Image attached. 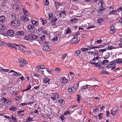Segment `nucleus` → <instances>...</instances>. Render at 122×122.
<instances>
[{"instance_id":"f257e3e1","label":"nucleus","mask_w":122,"mask_h":122,"mask_svg":"<svg viewBox=\"0 0 122 122\" xmlns=\"http://www.w3.org/2000/svg\"><path fill=\"white\" fill-rule=\"evenodd\" d=\"M79 87V84L77 83L75 84L73 87L71 88H69L68 89V90L69 94L74 93L76 90H77Z\"/></svg>"},{"instance_id":"f03ea898","label":"nucleus","mask_w":122,"mask_h":122,"mask_svg":"<svg viewBox=\"0 0 122 122\" xmlns=\"http://www.w3.org/2000/svg\"><path fill=\"white\" fill-rule=\"evenodd\" d=\"M11 24L12 26L16 27H18L20 25V22L17 19L12 20Z\"/></svg>"},{"instance_id":"7ed1b4c3","label":"nucleus","mask_w":122,"mask_h":122,"mask_svg":"<svg viewBox=\"0 0 122 122\" xmlns=\"http://www.w3.org/2000/svg\"><path fill=\"white\" fill-rule=\"evenodd\" d=\"M60 94L57 92L53 93L51 96L50 98L54 100H56L59 98Z\"/></svg>"},{"instance_id":"20e7f679","label":"nucleus","mask_w":122,"mask_h":122,"mask_svg":"<svg viewBox=\"0 0 122 122\" xmlns=\"http://www.w3.org/2000/svg\"><path fill=\"white\" fill-rule=\"evenodd\" d=\"M28 30L30 32H36V29L33 25H30L28 26L27 27Z\"/></svg>"},{"instance_id":"39448f33","label":"nucleus","mask_w":122,"mask_h":122,"mask_svg":"<svg viewBox=\"0 0 122 122\" xmlns=\"http://www.w3.org/2000/svg\"><path fill=\"white\" fill-rule=\"evenodd\" d=\"M14 34V32L12 30H8L7 32V35L10 37H13Z\"/></svg>"},{"instance_id":"423d86ee","label":"nucleus","mask_w":122,"mask_h":122,"mask_svg":"<svg viewBox=\"0 0 122 122\" xmlns=\"http://www.w3.org/2000/svg\"><path fill=\"white\" fill-rule=\"evenodd\" d=\"M10 16L11 19L13 20L16 19V15L15 13L13 12H11L10 13Z\"/></svg>"},{"instance_id":"0eeeda50","label":"nucleus","mask_w":122,"mask_h":122,"mask_svg":"<svg viewBox=\"0 0 122 122\" xmlns=\"http://www.w3.org/2000/svg\"><path fill=\"white\" fill-rule=\"evenodd\" d=\"M78 39V37L77 36H74V37L72 39L71 41V42L72 44H74L78 43V41L76 42Z\"/></svg>"},{"instance_id":"6e6552de","label":"nucleus","mask_w":122,"mask_h":122,"mask_svg":"<svg viewBox=\"0 0 122 122\" xmlns=\"http://www.w3.org/2000/svg\"><path fill=\"white\" fill-rule=\"evenodd\" d=\"M20 18L22 21L24 22H26L29 20L28 18L24 15H22L20 17Z\"/></svg>"},{"instance_id":"1a4fd4ad","label":"nucleus","mask_w":122,"mask_h":122,"mask_svg":"<svg viewBox=\"0 0 122 122\" xmlns=\"http://www.w3.org/2000/svg\"><path fill=\"white\" fill-rule=\"evenodd\" d=\"M60 82L63 83H66L67 82L68 79L64 76L62 77L60 80Z\"/></svg>"},{"instance_id":"9d476101","label":"nucleus","mask_w":122,"mask_h":122,"mask_svg":"<svg viewBox=\"0 0 122 122\" xmlns=\"http://www.w3.org/2000/svg\"><path fill=\"white\" fill-rule=\"evenodd\" d=\"M55 5L56 7V9L57 10H58L59 7L62 6V5L56 1H55Z\"/></svg>"},{"instance_id":"9b49d317","label":"nucleus","mask_w":122,"mask_h":122,"mask_svg":"<svg viewBox=\"0 0 122 122\" xmlns=\"http://www.w3.org/2000/svg\"><path fill=\"white\" fill-rule=\"evenodd\" d=\"M110 33L111 34H113L115 32V27L113 25H112L110 26Z\"/></svg>"},{"instance_id":"f8f14e48","label":"nucleus","mask_w":122,"mask_h":122,"mask_svg":"<svg viewBox=\"0 0 122 122\" xmlns=\"http://www.w3.org/2000/svg\"><path fill=\"white\" fill-rule=\"evenodd\" d=\"M29 36L30 37V40L35 39H36L38 37L37 36L32 34L30 35Z\"/></svg>"},{"instance_id":"ddd939ff","label":"nucleus","mask_w":122,"mask_h":122,"mask_svg":"<svg viewBox=\"0 0 122 122\" xmlns=\"http://www.w3.org/2000/svg\"><path fill=\"white\" fill-rule=\"evenodd\" d=\"M118 109H115V110L113 109L111 110L112 112L111 114L112 115L114 116L117 113L118 111Z\"/></svg>"},{"instance_id":"4468645a","label":"nucleus","mask_w":122,"mask_h":122,"mask_svg":"<svg viewBox=\"0 0 122 122\" xmlns=\"http://www.w3.org/2000/svg\"><path fill=\"white\" fill-rule=\"evenodd\" d=\"M43 50L45 51H49L50 50L49 46L47 45H45L43 47Z\"/></svg>"},{"instance_id":"2eb2a0df","label":"nucleus","mask_w":122,"mask_h":122,"mask_svg":"<svg viewBox=\"0 0 122 122\" xmlns=\"http://www.w3.org/2000/svg\"><path fill=\"white\" fill-rule=\"evenodd\" d=\"M23 12V14L26 16H28L29 15V13L27 10H25L24 8L22 9Z\"/></svg>"},{"instance_id":"dca6fc26","label":"nucleus","mask_w":122,"mask_h":122,"mask_svg":"<svg viewBox=\"0 0 122 122\" xmlns=\"http://www.w3.org/2000/svg\"><path fill=\"white\" fill-rule=\"evenodd\" d=\"M50 80V78L47 77H45L43 80V82L44 83L46 84H48Z\"/></svg>"},{"instance_id":"f3484780","label":"nucleus","mask_w":122,"mask_h":122,"mask_svg":"<svg viewBox=\"0 0 122 122\" xmlns=\"http://www.w3.org/2000/svg\"><path fill=\"white\" fill-rule=\"evenodd\" d=\"M66 11L65 10H64L61 11L60 14V17H65L66 16Z\"/></svg>"},{"instance_id":"a211bd4d","label":"nucleus","mask_w":122,"mask_h":122,"mask_svg":"<svg viewBox=\"0 0 122 122\" xmlns=\"http://www.w3.org/2000/svg\"><path fill=\"white\" fill-rule=\"evenodd\" d=\"M101 9L98 10V12L99 13H102L103 10H105V8L104 7L103 5H101Z\"/></svg>"},{"instance_id":"6ab92c4d","label":"nucleus","mask_w":122,"mask_h":122,"mask_svg":"<svg viewBox=\"0 0 122 122\" xmlns=\"http://www.w3.org/2000/svg\"><path fill=\"white\" fill-rule=\"evenodd\" d=\"M116 64L115 63H113L112 61L110 62V64H109L107 66V68H110L114 66H115Z\"/></svg>"},{"instance_id":"aec40b11","label":"nucleus","mask_w":122,"mask_h":122,"mask_svg":"<svg viewBox=\"0 0 122 122\" xmlns=\"http://www.w3.org/2000/svg\"><path fill=\"white\" fill-rule=\"evenodd\" d=\"M21 46L19 47V48L20 49V51H21L23 53H25V51L23 49V48H26V47L25 46H24L23 45H20Z\"/></svg>"},{"instance_id":"412c9836","label":"nucleus","mask_w":122,"mask_h":122,"mask_svg":"<svg viewBox=\"0 0 122 122\" xmlns=\"http://www.w3.org/2000/svg\"><path fill=\"white\" fill-rule=\"evenodd\" d=\"M5 20V17L4 16H0V22H4Z\"/></svg>"},{"instance_id":"4be33fe9","label":"nucleus","mask_w":122,"mask_h":122,"mask_svg":"<svg viewBox=\"0 0 122 122\" xmlns=\"http://www.w3.org/2000/svg\"><path fill=\"white\" fill-rule=\"evenodd\" d=\"M24 32L22 31H19L17 32L16 33V34L17 35L22 36H24Z\"/></svg>"},{"instance_id":"5701e85b","label":"nucleus","mask_w":122,"mask_h":122,"mask_svg":"<svg viewBox=\"0 0 122 122\" xmlns=\"http://www.w3.org/2000/svg\"><path fill=\"white\" fill-rule=\"evenodd\" d=\"M45 68H43L41 67V66L40 65H38L36 66V71L37 72H39L40 71V68L44 69H45Z\"/></svg>"},{"instance_id":"b1692460","label":"nucleus","mask_w":122,"mask_h":122,"mask_svg":"<svg viewBox=\"0 0 122 122\" xmlns=\"http://www.w3.org/2000/svg\"><path fill=\"white\" fill-rule=\"evenodd\" d=\"M6 28V26L5 25H2L0 24V30L2 31L5 30Z\"/></svg>"},{"instance_id":"393cba45","label":"nucleus","mask_w":122,"mask_h":122,"mask_svg":"<svg viewBox=\"0 0 122 122\" xmlns=\"http://www.w3.org/2000/svg\"><path fill=\"white\" fill-rule=\"evenodd\" d=\"M31 23L33 25H37L38 24V22L34 20H31Z\"/></svg>"},{"instance_id":"a878e982","label":"nucleus","mask_w":122,"mask_h":122,"mask_svg":"<svg viewBox=\"0 0 122 122\" xmlns=\"http://www.w3.org/2000/svg\"><path fill=\"white\" fill-rule=\"evenodd\" d=\"M12 6L13 8L14 9H15L16 10H19L18 5L17 4H14Z\"/></svg>"},{"instance_id":"bb28decb","label":"nucleus","mask_w":122,"mask_h":122,"mask_svg":"<svg viewBox=\"0 0 122 122\" xmlns=\"http://www.w3.org/2000/svg\"><path fill=\"white\" fill-rule=\"evenodd\" d=\"M103 65L102 62L101 61H99L95 65V67H99Z\"/></svg>"},{"instance_id":"cd10ccee","label":"nucleus","mask_w":122,"mask_h":122,"mask_svg":"<svg viewBox=\"0 0 122 122\" xmlns=\"http://www.w3.org/2000/svg\"><path fill=\"white\" fill-rule=\"evenodd\" d=\"M96 86H97V85H94V86H91L90 85H86L85 86H82L81 87V88L83 90V89H86V88H87L88 86H92H92L95 87Z\"/></svg>"},{"instance_id":"c85d7f7f","label":"nucleus","mask_w":122,"mask_h":122,"mask_svg":"<svg viewBox=\"0 0 122 122\" xmlns=\"http://www.w3.org/2000/svg\"><path fill=\"white\" fill-rule=\"evenodd\" d=\"M5 45H6L9 47L12 48L14 44H12L10 43H6V44Z\"/></svg>"},{"instance_id":"c756f323","label":"nucleus","mask_w":122,"mask_h":122,"mask_svg":"<svg viewBox=\"0 0 122 122\" xmlns=\"http://www.w3.org/2000/svg\"><path fill=\"white\" fill-rule=\"evenodd\" d=\"M87 48H88V50H90L91 49H94L95 48H99V47L98 46H93V45L92 46H87Z\"/></svg>"},{"instance_id":"7c9ffc66","label":"nucleus","mask_w":122,"mask_h":122,"mask_svg":"<svg viewBox=\"0 0 122 122\" xmlns=\"http://www.w3.org/2000/svg\"><path fill=\"white\" fill-rule=\"evenodd\" d=\"M81 52V50H78L76 51L74 53V55L75 56H77L79 55Z\"/></svg>"},{"instance_id":"2f4dec72","label":"nucleus","mask_w":122,"mask_h":122,"mask_svg":"<svg viewBox=\"0 0 122 122\" xmlns=\"http://www.w3.org/2000/svg\"><path fill=\"white\" fill-rule=\"evenodd\" d=\"M88 54H91L93 56L95 57L96 55V52L89 51L88 52Z\"/></svg>"},{"instance_id":"473e14b6","label":"nucleus","mask_w":122,"mask_h":122,"mask_svg":"<svg viewBox=\"0 0 122 122\" xmlns=\"http://www.w3.org/2000/svg\"><path fill=\"white\" fill-rule=\"evenodd\" d=\"M121 59L118 58L116 59L115 60L112 61V62L113 63H117V64L120 63H119V62L120 61Z\"/></svg>"},{"instance_id":"72a5a7b5","label":"nucleus","mask_w":122,"mask_h":122,"mask_svg":"<svg viewBox=\"0 0 122 122\" xmlns=\"http://www.w3.org/2000/svg\"><path fill=\"white\" fill-rule=\"evenodd\" d=\"M71 29L69 27H68L66 30V34H71Z\"/></svg>"},{"instance_id":"f704fd0d","label":"nucleus","mask_w":122,"mask_h":122,"mask_svg":"<svg viewBox=\"0 0 122 122\" xmlns=\"http://www.w3.org/2000/svg\"><path fill=\"white\" fill-rule=\"evenodd\" d=\"M17 109V108L15 107H12L9 108V109L14 112Z\"/></svg>"},{"instance_id":"c9c22d12","label":"nucleus","mask_w":122,"mask_h":122,"mask_svg":"<svg viewBox=\"0 0 122 122\" xmlns=\"http://www.w3.org/2000/svg\"><path fill=\"white\" fill-rule=\"evenodd\" d=\"M10 118L11 119V118L13 120L14 122H17V119L15 117H13L12 115H11Z\"/></svg>"},{"instance_id":"e433bc0d","label":"nucleus","mask_w":122,"mask_h":122,"mask_svg":"<svg viewBox=\"0 0 122 122\" xmlns=\"http://www.w3.org/2000/svg\"><path fill=\"white\" fill-rule=\"evenodd\" d=\"M58 102L61 104H64H64H63V103L64 102V100L63 99H60L58 100Z\"/></svg>"},{"instance_id":"4c0bfd02","label":"nucleus","mask_w":122,"mask_h":122,"mask_svg":"<svg viewBox=\"0 0 122 122\" xmlns=\"http://www.w3.org/2000/svg\"><path fill=\"white\" fill-rule=\"evenodd\" d=\"M12 102V101L10 100H9L7 102H6L5 104V106H8Z\"/></svg>"},{"instance_id":"58836bf2","label":"nucleus","mask_w":122,"mask_h":122,"mask_svg":"<svg viewBox=\"0 0 122 122\" xmlns=\"http://www.w3.org/2000/svg\"><path fill=\"white\" fill-rule=\"evenodd\" d=\"M14 73L13 74L14 76H21V74L19 72H17L15 71Z\"/></svg>"},{"instance_id":"ea45409f","label":"nucleus","mask_w":122,"mask_h":122,"mask_svg":"<svg viewBox=\"0 0 122 122\" xmlns=\"http://www.w3.org/2000/svg\"><path fill=\"white\" fill-rule=\"evenodd\" d=\"M71 21L72 23H75L78 21V20L77 19L74 18L72 19H71Z\"/></svg>"},{"instance_id":"a19ab883","label":"nucleus","mask_w":122,"mask_h":122,"mask_svg":"<svg viewBox=\"0 0 122 122\" xmlns=\"http://www.w3.org/2000/svg\"><path fill=\"white\" fill-rule=\"evenodd\" d=\"M103 21V20L102 18L99 19L97 21V22L98 23L100 24L102 23V22Z\"/></svg>"},{"instance_id":"79ce46f5","label":"nucleus","mask_w":122,"mask_h":122,"mask_svg":"<svg viewBox=\"0 0 122 122\" xmlns=\"http://www.w3.org/2000/svg\"><path fill=\"white\" fill-rule=\"evenodd\" d=\"M1 100L3 102H5L7 101V98L4 97H1Z\"/></svg>"},{"instance_id":"37998d69","label":"nucleus","mask_w":122,"mask_h":122,"mask_svg":"<svg viewBox=\"0 0 122 122\" xmlns=\"http://www.w3.org/2000/svg\"><path fill=\"white\" fill-rule=\"evenodd\" d=\"M40 19L41 21V22L42 23V24L43 25H44L47 22V20H44L42 19V18H40Z\"/></svg>"},{"instance_id":"c03bdc74","label":"nucleus","mask_w":122,"mask_h":122,"mask_svg":"<svg viewBox=\"0 0 122 122\" xmlns=\"http://www.w3.org/2000/svg\"><path fill=\"white\" fill-rule=\"evenodd\" d=\"M45 38V36L44 35H43L41 37L40 40L41 41H43Z\"/></svg>"},{"instance_id":"a18cd8bd","label":"nucleus","mask_w":122,"mask_h":122,"mask_svg":"<svg viewBox=\"0 0 122 122\" xmlns=\"http://www.w3.org/2000/svg\"><path fill=\"white\" fill-rule=\"evenodd\" d=\"M44 30V29L42 27H39L38 29V31L39 32H40L41 31H42Z\"/></svg>"},{"instance_id":"49530a36","label":"nucleus","mask_w":122,"mask_h":122,"mask_svg":"<svg viewBox=\"0 0 122 122\" xmlns=\"http://www.w3.org/2000/svg\"><path fill=\"white\" fill-rule=\"evenodd\" d=\"M25 40H30V37L29 36V35L28 36L26 35L25 36Z\"/></svg>"},{"instance_id":"de8ad7c7","label":"nucleus","mask_w":122,"mask_h":122,"mask_svg":"<svg viewBox=\"0 0 122 122\" xmlns=\"http://www.w3.org/2000/svg\"><path fill=\"white\" fill-rule=\"evenodd\" d=\"M88 50V48H81V50L83 52H85L87 51Z\"/></svg>"},{"instance_id":"09e8293b","label":"nucleus","mask_w":122,"mask_h":122,"mask_svg":"<svg viewBox=\"0 0 122 122\" xmlns=\"http://www.w3.org/2000/svg\"><path fill=\"white\" fill-rule=\"evenodd\" d=\"M110 57L109 54V53H107V54L104 57V59H107L108 58Z\"/></svg>"},{"instance_id":"8fccbe9b","label":"nucleus","mask_w":122,"mask_h":122,"mask_svg":"<svg viewBox=\"0 0 122 122\" xmlns=\"http://www.w3.org/2000/svg\"><path fill=\"white\" fill-rule=\"evenodd\" d=\"M70 113V112L69 111H67L65 112L63 114V115H69Z\"/></svg>"},{"instance_id":"3c124183","label":"nucleus","mask_w":122,"mask_h":122,"mask_svg":"<svg viewBox=\"0 0 122 122\" xmlns=\"http://www.w3.org/2000/svg\"><path fill=\"white\" fill-rule=\"evenodd\" d=\"M6 1L3 0V1L1 3V4L3 6H5L6 5Z\"/></svg>"},{"instance_id":"603ef678","label":"nucleus","mask_w":122,"mask_h":122,"mask_svg":"<svg viewBox=\"0 0 122 122\" xmlns=\"http://www.w3.org/2000/svg\"><path fill=\"white\" fill-rule=\"evenodd\" d=\"M31 86L30 85H29L28 86H27V88L24 90L23 91H26L28 90H30L31 88Z\"/></svg>"},{"instance_id":"864d4df0","label":"nucleus","mask_w":122,"mask_h":122,"mask_svg":"<svg viewBox=\"0 0 122 122\" xmlns=\"http://www.w3.org/2000/svg\"><path fill=\"white\" fill-rule=\"evenodd\" d=\"M27 121L30 122L33 121V118L31 117H29L27 119Z\"/></svg>"},{"instance_id":"5fc2aeb1","label":"nucleus","mask_w":122,"mask_h":122,"mask_svg":"<svg viewBox=\"0 0 122 122\" xmlns=\"http://www.w3.org/2000/svg\"><path fill=\"white\" fill-rule=\"evenodd\" d=\"M99 58H100V57L99 56H96V57H94L92 59V61H95L96 60H98Z\"/></svg>"},{"instance_id":"6e6d98bb","label":"nucleus","mask_w":122,"mask_h":122,"mask_svg":"<svg viewBox=\"0 0 122 122\" xmlns=\"http://www.w3.org/2000/svg\"><path fill=\"white\" fill-rule=\"evenodd\" d=\"M46 70L49 74H50L51 75L53 74H52L51 73V70L48 68H46Z\"/></svg>"},{"instance_id":"4d7b16f0","label":"nucleus","mask_w":122,"mask_h":122,"mask_svg":"<svg viewBox=\"0 0 122 122\" xmlns=\"http://www.w3.org/2000/svg\"><path fill=\"white\" fill-rule=\"evenodd\" d=\"M2 70L3 71L8 72L9 71V70L8 69H4L2 68H0V70Z\"/></svg>"},{"instance_id":"13d9d810","label":"nucleus","mask_w":122,"mask_h":122,"mask_svg":"<svg viewBox=\"0 0 122 122\" xmlns=\"http://www.w3.org/2000/svg\"><path fill=\"white\" fill-rule=\"evenodd\" d=\"M18 61L20 62V63H23V62L24 61V59L19 58L18 59Z\"/></svg>"},{"instance_id":"bf43d9fd","label":"nucleus","mask_w":122,"mask_h":122,"mask_svg":"<svg viewBox=\"0 0 122 122\" xmlns=\"http://www.w3.org/2000/svg\"><path fill=\"white\" fill-rule=\"evenodd\" d=\"M116 14V11L114 10H113L112 12L110 11V13H109L110 15H111L112 14Z\"/></svg>"},{"instance_id":"052dcab7","label":"nucleus","mask_w":122,"mask_h":122,"mask_svg":"<svg viewBox=\"0 0 122 122\" xmlns=\"http://www.w3.org/2000/svg\"><path fill=\"white\" fill-rule=\"evenodd\" d=\"M77 101L78 102H79V101L81 100V97L80 95L79 94H77Z\"/></svg>"},{"instance_id":"680f3d73","label":"nucleus","mask_w":122,"mask_h":122,"mask_svg":"<svg viewBox=\"0 0 122 122\" xmlns=\"http://www.w3.org/2000/svg\"><path fill=\"white\" fill-rule=\"evenodd\" d=\"M49 4V2L48 0H45L44 2V4L45 5H48Z\"/></svg>"},{"instance_id":"e2e57ef3","label":"nucleus","mask_w":122,"mask_h":122,"mask_svg":"<svg viewBox=\"0 0 122 122\" xmlns=\"http://www.w3.org/2000/svg\"><path fill=\"white\" fill-rule=\"evenodd\" d=\"M20 98V96H16L15 97V100L18 101L19 100Z\"/></svg>"},{"instance_id":"0e129e2a","label":"nucleus","mask_w":122,"mask_h":122,"mask_svg":"<svg viewBox=\"0 0 122 122\" xmlns=\"http://www.w3.org/2000/svg\"><path fill=\"white\" fill-rule=\"evenodd\" d=\"M57 19L56 18H55L54 19H52L51 20L52 23L53 22H56L57 20Z\"/></svg>"},{"instance_id":"69168bd1","label":"nucleus","mask_w":122,"mask_h":122,"mask_svg":"<svg viewBox=\"0 0 122 122\" xmlns=\"http://www.w3.org/2000/svg\"><path fill=\"white\" fill-rule=\"evenodd\" d=\"M120 41L121 42L119 45V46L120 47L122 48V38L120 39Z\"/></svg>"},{"instance_id":"338daca9","label":"nucleus","mask_w":122,"mask_h":122,"mask_svg":"<svg viewBox=\"0 0 122 122\" xmlns=\"http://www.w3.org/2000/svg\"><path fill=\"white\" fill-rule=\"evenodd\" d=\"M6 44V43L5 42L2 41H0V46L3 45H5Z\"/></svg>"},{"instance_id":"774afa93","label":"nucleus","mask_w":122,"mask_h":122,"mask_svg":"<svg viewBox=\"0 0 122 122\" xmlns=\"http://www.w3.org/2000/svg\"><path fill=\"white\" fill-rule=\"evenodd\" d=\"M102 114L103 113H100L98 114V116L99 119H101L102 118Z\"/></svg>"}]
</instances>
